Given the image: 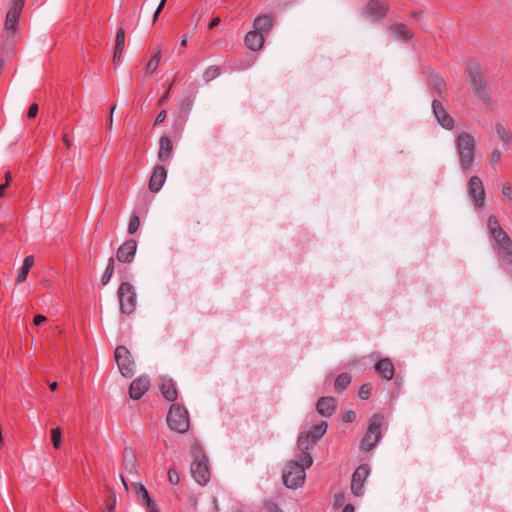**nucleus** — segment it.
Instances as JSON below:
<instances>
[{
    "mask_svg": "<svg viewBox=\"0 0 512 512\" xmlns=\"http://www.w3.org/2000/svg\"><path fill=\"white\" fill-rule=\"evenodd\" d=\"M456 148L461 168L469 169L475 159L476 141L474 137L470 133L462 132L456 139Z\"/></svg>",
    "mask_w": 512,
    "mask_h": 512,
    "instance_id": "obj_1",
    "label": "nucleus"
},
{
    "mask_svg": "<svg viewBox=\"0 0 512 512\" xmlns=\"http://www.w3.org/2000/svg\"><path fill=\"white\" fill-rule=\"evenodd\" d=\"M384 417L381 414H373L369 419L368 429L361 441L360 448L364 452L372 450L382 437L381 426Z\"/></svg>",
    "mask_w": 512,
    "mask_h": 512,
    "instance_id": "obj_2",
    "label": "nucleus"
},
{
    "mask_svg": "<svg viewBox=\"0 0 512 512\" xmlns=\"http://www.w3.org/2000/svg\"><path fill=\"white\" fill-rule=\"evenodd\" d=\"M167 424L173 431L178 433L187 432L190 427L187 409L183 405L172 404L167 415Z\"/></svg>",
    "mask_w": 512,
    "mask_h": 512,
    "instance_id": "obj_3",
    "label": "nucleus"
},
{
    "mask_svg": "<svg viewBox=\"0 0 512 512\" xmlns=\"http://www.w3.org/2000/svg\"><path fill=\"white\" fill-rule=\"evenodd\" d=\"M305 468L303 462L290 460L283 472V482L288 488H298L305 481Z\"/></svg>",
    "mask_w": 512,
    "mask_h": 512,
    "instance_id": "obj_4",
    "label": "nucleus"
},
{
    "mask_svg": "<svg viewBox=\"0 0 512 512\" xmlns=\"http://www.w3.org/2000/svg\"><path fill=\"white\" fill-rule=\"evenodd\" d=\"M469 83L473 91L482 99L485 103H490L491 99L487 92V84L482 77L481 67L476 62H469L467 66Z\"/></svg>",
    "mask_w": 512,
    "mask_h": 512,
    "instance_id": "obj_5",
    "label": "nucleus"
},
{
    "mask_svg": "<svg viewBox=\"0 0 512 512\" xmlns=\"http://www.w3.org/2000/svg\"><path fill=\"white\" fill-rule=\"evenodd\" d=\"M117 296L121 313L125 315L132 314L137 305V294L132 284L122 282L118 287Z\"/></svg>",
    "mask_w": 512,
    "mask_h": 512,
    "instance_id": "obj_6",
    "label": "nucleus"
},
{
    "mask_svg": "<svg viewBox=\"0 0 512 512\" xmlns=\"http://www.w3.org/2000/svg\"><path fill=\"white\" fill-rule=\"evenodd\" d=\"M494 239L493 248L497 251L499 258L506 266L512 265V240L504 230H499L492 235Z\"/></svg>",
    "mask_w": 512,
    "mask_h": 512,
    "instance_id": "obj_7",
    "label": "nucleus"
},
{
    "mask_svg": "<svg viewBox=\"0 0 512 512\" xmlns=\"http://www.w3.org/2000/svg\"><path fill=\"white\" fill-rule=\"evenodd\" d=\"M115 361L122 376L131 378L134 375L135 362L125 346H118L114 352Z\"/></svg>",
    "mask_w": 512,
    "mask_h": 512,
    "instance_id": "obj_8",
    "label": "nucleus"
},
{
    "mask_svg": "<svg viewBox=\"0 0 512 512\" xmlns=\"http://www.w3.org/2000/svg\"><path fill=\"white\" fill-rule=\"evenodd\" d=\"M24 4L23 0H11L9 10L6 14L5 19V30L7 33L11 34V36L14 35L16 32L18 25H19V19L23 10Z\"/></svg>",
    "mask_w": 512,
    "mask_h": 512,
    "instance_id": "obj_9",
    "label": "nucleus"
},
{
    "mask_svg": "<svg viewBox=\"0 0 512 512\" xmlns=\"http://www.w3.org/2000/svg\"><path fill=\"white\" fill-rule=\"evenodd\" d=\"M191 474L200 485H205L210 480L208 459L205 455L197 456L191 464Z\"/></svg>",
    "mask_w": 512,
    "mask_h": 512,
    "instance_id": "obj_10",
    "label": "nucleus"
},
{
    "mask_svg": "<svg viewBox=\"0 0 512 512\" xmlns=\"http://www.w3.org/2000/svg\"><path fill=\"white\" fill-rule=\"evenodd\" d=\"M317 444V441H312V437L307 432H302L297 440V447L300 451L299 460L310 467L313 464V458L310 450Z\"/></svg>",
    "mask_w": 512,
    "mask_h": 512,
    "instance_id": "obj_11",
    "label": "nucleus"
},
{
    "mask_svg": "<svg viewBox=\"0 0 512 512\" xmlns=\"http://www.w3.org/2000/svg\"><path fill=\"white\" fill-rule=\"evenodd\" d=\"M370 473V467L367 464H362L356 468L352 475L351 492L359 497L364 494V483Z\"/></svg>",
    "mask_w": 512,
    "mask_h": 512,
    "instance_id": "obj_12",
    "label": "nucleus"
},
{
    "mask_svg": "<svg viewBox=\"0 0 512 512\" xmlns=\"http://www.w3.org/2000/svg\"><path fill=\"white\" fill-rule=\"evenodd\" d=\"M468 193L476 207H483L485 202V189L480 177L472 176L468 183Z\"/></svg>",
    "mask_w": 512,
    "mask_h": 512,
    "instance_id": "obj_13",
    "label": "nucleus"
},
{
    "mask_svg": "<svg viewBox=\"0 0 512 512\" xmlns=\"http://www.w3.org/2000/svg\"><path fill=\"white\" fill-rule=\"evenodd\" d=\"M133 488L137 502L143 505L147 512H159L158 506L150 497V494L144 485L141 483H135L133 484Z\"/></svg>",
    "mask_w": 512,
    "mask_h": 512,
    "instance_id": "obj_14",
    "label": "nucleus"
},
{
    "mask_svg": "<svg viewBox=\"0 0 512 512\" xmlns=\"http://www.w3.org/2000/svg\"><path fill=\"white\" fill-rule=\"evenodd\" d=\"M432 110L437 122L445 129L452 130L454 128V120L446 111L443 104L434 99L432 102Z\"/></svg>",
    "mask_w": 512,
    "mask_h": 512,
    "instance_id": "obj_15",
    "label": "nucleus"
},
{
    "mask_svg": "<svg viewBox=\"0 0 512 512\" xmlns=\"http://www.w3.org/2000/svg\"><path fill=\"white\" fill-rule=\"evenodd\" d=\"M137 250V242L134 239L126 240L117 250L116 257L119 262L131 263Z\"/></svg>",
    "mask_w": 512,
    "mask_h": 512,
    "instance_id": "obj_16",
    "label": "nucleus"
},
{
    "mask_svg": "<svg viewBox=\"0 0 512 512\" xmlns=\"http://www.w3.org/2000/svg\"><path fill=\"white\" fill-rule=\"evenodd\" d=\"M388 6L380 0H370L365 8L364 14L374 20H380L386 16Z\"/></svg>",
    "mask_w": 512,
    "mask_h": 512,
    "instance_id": "obj_17",
    "label": "nucleus"
},
{
    "mask_svg": "<svg viewBox=\"0 0 512 512\" xmlns=\"http://www.w3.org/2000/svg\"><path fill=\"white\" fill-rule=\"evenodd\" d=\"M167 178V171L161 165H156L149 179L148 188L151 192L157 193L162 188Z\"/></svg>",
    "mask_w": 512,
    "mask_h": 512,
    "instance_id": "obj_18",
    "label": "nucleus"
},
{
    "mask_svg": "<svg viewBox=\"0 0 512 512\" xmlns=\"http://www.w3.org/2000/svg\"><path fill=\"white\" fill-rule=\"evenodd\" d=\"M150 380L146 376H140L132 381L129 387V395L132 399H140L149 389Z\"/></svg>",
    "mask_w": 512,
    "mask_h": 512,
    "instance_id": "obj_19",
    "label": "nucleus"
},
{
    "mask_svg": "<svg viewBox=\"0 0 512 512\" xmlns=\"http://www.w3.org/2000/svg\"><path fill=\"white\" fill-rule=\"evenodd\" d=\"M336 407V399L331 396L320 397L316 403V410L323 417L332 416L336 411Z\"/></svg>",
    "mask_w": 512,
    "mask_h": 512,
    "instance_id": "obj_20",
    "label": "nucleus"
},
{
    "mask_svg": "<svg viewBox=\"0 0 512 512\" xmlns=\"http://www.w3.org/2000/svg\"><path fill=\"white\" fill-rule=\"evenodd\" d=\"M159 388L161 394L167 401L173 402L177 399L178 392L176 389V384L171 378H162Z\"/></svg>",
    "mask_w": 512,
    "mask_h": 512,
    "instance_id": "obj_21",
    "label": "nucleus"
},
{
    "mask_svg": "<svg viewBox=\"0 0 512 512\" xmlns=\"http://www.w3.org/2000/svg\"><path fill=\"white\" fill-rule=\"evenodd\" d=\"M173 153V143L168 136H161L159 139L158 160L160 162H167L171 159Z\"/></svg>",
    "mask_w": 512,
    "mask_h": 512,
    "instance_id": "obj_22",
    "label": "nucleus"
},
{
    "mask_svg": "<svg viewBox=\"0 0 512 512\" xmlns=\"http://www.w3.org/2000/svg\"><path fill=\"white\" fill-rule=\"evenodd\" d=\"M376 372L386 380L393 378L395 368L393 362L389 358H383L375 364Z\"/></svg>",
    "mask_w": 512,
    "mask_h": 512,
    "instance_id": "obj_23",
    "label": "nucleus"
},
{
    "mask_svg": "<svg viewBox=\"0 0 512 512\" xmlns=\"http://www.w3.org/2000/svg\"><path fill=\"white\" fill-rule=\"evenodd\" d=\"M265 35L255 30L250 31L245 36V45L252 51H259L264 44Z\"/></svg>",
    "mask_w": 512,
    "mask_h": 512,
    "instance_id": "obj_24",
    "label": "nucleus"
},
{
    "mask_svg": "<svg viewBox=\"0 0 512 512\" xmlns=\"http://www.w3.org/2000/svg\"><path fill=\"white\" fill-rule=\"evenodd\" d=\"M254 30L264 35L273 27V18L269 15H260L253 22Z\"/></svg>",
    "mask_w": 512,
    "mask_h": 512,
    "instance_id": "obj_25",
    "label": "nucleus"
},
{
    "mask_svg": "<svg viewBox=\"0 0 512 512\" xmlns=\"http://www.w3.org/2000/svg\"><path fill=\"white\" fill-rule=\"evenodd\" d=\"M390 31L397 37V39L404 42L410 41L414 36L413 32L403 23L391 25Z\"/></svg>",
    "mask_w": 512,
    "mask_h": 512,
    "instance_id": "obj_26",
    "label": "nucleus"
},
{
    "mask_svg": "<svg viewBox=\"0 0 512 512\" xmlns=\"http://www.w3.org/2000/svg\"><path fill=\"white\" fill-rule=\"evenodd\" d=\"M428 85L431 89L437 91L440 98H444V91L446 89V83L444 79L438 74H432L429 77Z\"/></svg>",
    "mask_w": 512,
    "mask_h": 512,
    "instance_id": "obj_27",
    "label": "nucleus"
},
{
    "mask_svg": "<svg viewBox=\"0 0 512 512\" xmlns=\"http://www.w3.org/2000/svg\"><path fill=\"white\" fill-rule=\"evenodd\" d=\"M33 264H34L33 256L30 255V256L25 257V259L23 261V265H22L21 269L19 270V273L16 277L17 283H22L27 279L28 273H29L31 267L33 266Z\"/></svg>",
    "mask_w": 512,
    "mask_h": 512,
    "instance_id": "obj_28",
    "label": "nucleus"
},
{
    "mask_svg": "<svg viewBox=\"0 0 512 512\" xmlns=\"http://www.w3.org/2000/svg\"><path fill=\"white\" fill-rule=\"evenodd\" d=\"M328 424L326 421H321L319 424L314 425L307 433L312 437V441H319L326 433Z\"/></svg>",
    "mask_w": 512,
    "mask_h": 512,
    "instance_id": "obj_29",
    "label": "nucleus"
},
{
    "mask_svg": "<svg viewBox=\"0 0 512 512\" xmlns=\"http://www.w3.org/2000/svg\"><path fill=\"white\" fill-rule=\"evenodd\" d=\"M351 383V376L348 373L339 374L334 382V390L337 393H342L347 389L349 384Z\"/></svg>",
    "mask_w": 512,
    "mask_h": 512,
    "instance_id": "obj_30",
    "label": "nucleus"
},
{
    "mask_svg": "<svg viewBox=\"0 0 512 512\" xmlns=\"http://www.w3.org/2000/svg\"><path fill=\"white\" fill-rule=\"evenodd\" d=\"M135 461L136 457L131 449H125L123 453V466L129 472H132L135 469Z\"/></svg>",
    "mask_w": 512,
    "mask_h": 512,
    "instance_id": "obj_31",
    "label": "nucleus"
},
{
    "mask_svg": "<svg viewBox=\"0 0 512 512\" xmlns=\"http://www.w3.org/2000/svg\"><path fill=\"white\" fill-rule=\"evenodd\" d=\"M495 129L497 135L503 141V143L510 147L512 144V136L510 131L500 123L496 124Z\"/></svg>",
    "mask_w": 512,
    "mask_h": 512,
    "instance_id": "obj_32",
    "label": "nucleus"
},
{
    "mask_svg": "<svg viewBox=\"0 0 512 512\" xmlns=\"http://www.w3.org/2000/svg\"><path fill=\"white\" fill-rule=\"evenodd\" d=\"M160 60H161V50L159 48H157V49H155L153 56L151 57V59L148 61L147 65H146V72L148 74L154 73L159 66Z\"/></svg>",
    "mask_w": 512,
    "mask_h": 512,
    "instance_id": "obj_33",
    "label": "nucleus"
},
{
    "mask_svg": "<svg viewBox=\"0 0 512 512\" xmlns=\"http://www.w3.org/2000/svg\"><path fill=\"white\" fill-rule=\"evenodd\" d=\"M220 67L217 65L209 66L203 73V79L205 82H210L220 75Z\"/></svg>",
    "mask_w": 512,
    "mask_h": 512,
    "instance_id": "obj_34",
    "label": "nucleus"
},
{
    "mask_svg": "<svg viewBox=\"0 0 512 512\" xmlns=\"http://www.w3.org/2000/svg\"><path fill=\"white\" fill-rule=\"evenodd\" d=\"M125 45V30L120 27L117 30L116 38H115V47L116 53L119 54V52H123Z\"/></svg>",
    "mask_w": 512,
    "mask_h": 512,
    "instance_id": "obj_35",
    "label": "nucleus"
},
{
    "mask_svg": "<svg viewBox=\"0 0 512 512\" xmlns=\"http://www.w3.org/2000/svg\"><path fill=\"white\" fill-rule=\"evenodd\" d=\"M113 273H114V259L111 257L109 259L108 265H107V267H106V269H105V271H104V273H103V275L101 277L102 285H106L110 281Z\"/></svg>",
    "mask_w": 512,
    "mask_h": 512,
    "instance_id": "obj_36",
    "label": "nucleus"
},
{
    "mask_svg": "<svg viewBox=\"0 0 512 512\" xmlns=\"http://www.w3.org/2000/svg\"><path fill=\"white\" fill-rule=\"evenodd\" d=\"M61 438H62L61 429L59 427H56V428L52 429V431H51V441H52L53 447L55 449H60L61 448V445H62Z\"/></svg>",
    "mask_w": 512,
    "mask_h": 512,
    "instance_id": "obj_37",
    "label": "nucleus"
},
{
    "mask_svg": "<svg viewBox=\"0 0 512 512\" xmlns=\"http://www.w3.org/2000/svg\"><path fill=\"white\" fill-rule=\"evenodd\" d=\"M140 226V219L137 214H133L130 218L129 224H128V233L129 234H135Z\"/></svg>",
    "mask_w": 512,
    "mask_h": 512,
    "instance_id": "obj_38",
    "label": "nucleus"
},
{
    "mask_svg": "<svg viewBox=\"0 0 512 512\" xmlns=\"http://www.w3.org/2000/svg\"><path fill=\"white\" fill-rule=\"evenodd\" d=\"M488 229L492 235L496 234L499 230H503L498 219L493 215L488 218Z\"/></svg>",
    "mask_w": 512,
    "mask_h": 512,
    "instance_id": "obj_39",
    "label": "nucleus"
},
{
    "mask_svg": "<svg viewBox=\"0 0 512 512\" xmlns=\"http://www.w3.org/2000/svg\"><path fill=\"white\" fill-rule=\"evenodd\" d=\"M371 393H372V385H371V383H365V384H363L360 387L359 392H358V396L362 400H367L371 396Z\"/></svg>",
    "mask_w": 512,
    "mask_h": 512,
    "instance_id": "obj_40",
    "label": "nucleus"
},
{
    "mask_svg": "<svg viewBox=\"0 0 512 512\" xmlns=\"http://www.w3.org/2000/svg\"><path fill=\"white\" fill-rule=\"evenodd\" d=\"M115 505H116V496L112 491H110L106 497L107 512H114Z\"/></svg>",
    "mask_w": 512,
    "mask_h": 512,
    "instance_id": "obj_41",
    "label": "nucleus"
},
{
    "mask_svg": "<svg viewBox=\"0 0 512 512\" xmlns=\"http://www.w3.org/2000/svg\"><path fill=\"white\" fill-rule=\"evenodd\" d=\"M345 501H346V497H345L344 492H339L334 495L333 505L335 508H341L346 505Z\"/></svg>",
    "mask_w": 512,
    "mask_h": 512,
    "instance_id": "obj_42",
    "label": "nucleus"
},
{
    "mask_svg": "<svg viewBox=\"0 0 512 512\" xmlns=\"http://www.w3.org/2000/svg\"><path fill=\"white\" fill-rule=\"evenodd\" d=\"M168 479L171 484H173V485L178 484L180 481L178 472L175 469H172V468L169 469L168 470Z\"/></svg>",
    "mask_w": 512,
    "mask_h": 512,
    "instance_id": "obj_43",
    "label": "nucleus"
},
{
    "mask_svg": "<svg viewBox=\"0 0 512 512\" xmlns=\"http://www.w3.org/2000/svg\"><path fill=\"white\" fill-rule=\"evenodd\" d=\"M193 105V99L191 97H186L182 100L180 110L182 112L189 111Z\"/></svg>",
    "mask_w": 512,
    "mask_h": 512,
    "instance_id": "obj_44",
    "label": "nucleus"
},
{
    "mask_svg": "<svg viewBox=\"0 0 512 512\" xmlns=\"http://www.w3.org/2000/svg\"><path fill=\"white\" fill-rule=\"evenodd\" d=\"M356 419V413L352 410H349V411H346L343 415H342V420L343 422L345 423H351L353 422L354 420Z\"/></svg>",
    "mask_w": 512,
    "mask_h": 512,
    "instance_id": "obj_45",
    "label": "nucleus"
},
{
    "mask_svg": "<svg viewBox=\"0 0 512 512\" xmlns=\"http://www.w3.org/2000/svg\"><path fill=\"white\" fill-rule=\"evenodd\" d=\"M38 110H39V107L36 103L32 104L29 109H28V112H27V117L29 119H33L37 116V113H38Z\"/></svg>",
    "mask_w": 512,
    "mask_h": 512,
    "instance_id": "obj_46",
    "label": "nucleus"
},
{
    "mask_svg": "<svg viewBox=\"0 0 512 512\" xmlns=\"http://www.w3.org/2000/svg\"><path fill=\"white\" fill-rule=\"evenodd\" d=\"M167 0H161L155 13H154V16H153V22H155L158 17H159V14L162 12V10L164 9L165 7V4H166Z\"/></svg>",
    "mask_w": 512,
    "mask_h": 512,
    "instance_id": "obj_47",
    "label": "nucleus"
},
{
    "mask_svg": "<svg viewBox=\"0 0 512 512\" xmlns=\"http://www.w3.org/2000/svg\"><path fill=\"white\" fill-rule=\"evenodd\" d=\"M166 119V110H162L155 118L154 125L161 124Z\"/></svg>",
    "mask_w": 512,
    "mask_h": 512,
    "instance_id": "obj_48",
    "label": "nucleus"
},
{
    "mask_svg": "<svg viewBox=\"0 0 512 512\" xmlns=\"http://www.w3.org/2000/svg\"><path fill=\"white\" fill-rule=\"evenodd\" d=\"M501 155L502 154L499 150L493 151V153L491 154V163L497 164L499 162V160L501 159Z\"/></svg>",
    "mask_w": 512,
    "mask_h": 512,
    "instance_id": "obj_49",
    "label": "nucleus"
},
{
    "mask_svg": "<svg viewBox=\"0 0 512 512\" xmlns=\"http://www.w3.org/2000/svg\"><path fill=\"white\" fill-rule=\"evenodd\" d=\"M502 193L504 196L512 199V187L508 184L503 185L502 187Z\"/></svg>",
    "mask_w": 512,
    "mask_h": 512,
    "instance_id": "obj_50",
    "label": "nucleus"
},
{
    "mask_svg": "<svg viewBox=\"0 0 512 512\" xmlns=\"http://www.w3.org/2000/svg\"><path fill=\"white\" fill-rule=\"evenodd\" d=\"M47 318L44 315H36L33 319V322L36 326L41 325L42 323L46 322Z\"/></svg>",
    "mask_w": 512,
    "mask_h": 512,
    "instance_id": "obj_51",
    "label": "nucleus"
},
{
    "mask_svg": "<svg viewBox=\"0 0 512 512\" xmlns=\"http://www.w3.org/2000/svg\"><path fill=\"white\" fill-rule=\"evenodd\" d=\"M116 108V105H112L111 109H110V114L108 116V120H107V125H108V129L110 130L112 128V125H113V112Z\"/></svg>",
    "mask_w": 512,
    "mask_h": 512,
    "instance_id": "obj_52",
    "label": "nucleus"
},
{
    "mask_svg": "<svg viewBox=\"0 0 512 512\" xmlns=\"http://www.w3.org/2000/svg\"><path fill=\"white\" fill-rule=\"evenodd\" d=\"M62 140H63V142H64V144H65L66 148H67V149H70V148H71V146H72V141H71V139L69 138V135H68L66 132H64V133L62 134Z\"/></svg>",
    "mask_w": 512,
    "mask_h": 512,
    "instance_id": "obj_53",
    "label": "nucleus"
},
{
    "mask_svg": "<svg viewBox=\"0 0 512 512\" xmlns=\"http://www.w3.org/2000/svg\"><path fill=\"white\" fill-rule=\"evenodd\" d=\"M266 508H267V511L268 512H282L279 508V506L275 503H268L266 505Z\"/></svg>",
    "mask_w": 512,
    "mask_h": 512,
    "instance_id": "obj_54",
    "label": "nucleus"
},
{
    "mask_svg": "<svg viewBox=\"0 0 512 512\" xmlns=\"http://www.w3.org/2000/svg\"><path fill=\"white\" fill-rule=\"evenodd\" d=\"M171 86H172V84L169 85L168 90L161 96V98L158 101V105H161L163 102H165L167 100Z\"/></svg>",
    "mask_w": 512,
    "mask_h": 512,
    "instance_id": "obj_55",
    "label": "nucleus"
},
{
    "mask_svg": "<svg viewBox=\"0 0 512 512\" xmlns=\"http://www.w3.org/2000/svg\"><path fill=\"white\" fill-rule=\"evenodd\" d=\"M219 23H220V18L215 17L210 21L208 28L211 30V29L215 28Z\"/></svg>",
    "mask_w": 512,
    "mask_h": 512,
    "instance_id": "obj_56",
    "label": "nucleus"
},
{
    "mask_svg": "<svg viewBox=\"0 0 512 512\" xmlns=\"http://www.w3.org/2000/svg\"><path fill=\"white\" fill-rule=\"evenodd\" d=\"M121 58H122V52H119V54H117L116 50L114 49L113 62L118 63V62H120Z\"/></svg>",
    "mask_w": 512,
    "mask_h": 512,
    "instance_id": "obj_57",
    "label": "nucleus"
},
{
    "mask_svg": "<svg viewBox=\"0 0 512 512\" xmlns=\"http://www.w3.org/2000/svg\"><path fill=\"white\" fill-rule=\"evenodd\" d=\"M9 186V183L5 182L0 185V197L4 196L5 189Z\"/></svg>",
    "mask_w": 512,
    "mask_h": 512,
    "instance_id": "obj_58",
    "label": "nucleus"
},
{
    "mask_svg": "<svg viewBox=\"0 0 512 512\" xmlns=\"http://www.w3.org/2000/svg\"><path fill=\"white\" fill-rule=\"evenodd\" d=\"M342 512H354V506L352 504H346Z\"/></svg>",
    "mask_w": 512,
    "mask_h": 512,
    "instance_id": "obj_59",
    "label": "nucleus"
},
{
    "mask_svg": "<svg viewBox=\"0 0 512 512\" xmlns=\"http://www.w3.org/2000/svg\"><path fill=\"white\" fill-rule=\"evenodd\" d=\"M12 180V173L10 171H7L5 173V182L10 184V181Z\"/></svg>",
    "mask_w": 512,
    "mask_h": 512,
    "instance_id": "obj_60",
    "label": "nucleus"
},
{
    "mask_svg": "<svg viewBox=\"0 0 512 512\" xmlns=\"http://www.w3.org/2000/svg\"><path fill=\"white\" fill-rule=\"evenodd\" d=\"M187 42H188V37H187V35H184L182 40H181L180 46L183 47V48L186 47L187 46Z\"/></svg>",
    "mask_w": 512,
    "mask_h": 512,
    "instance_id": "obj_61",
    "label": "nucleus"
},
{
    "mask_svg": "<svg viewBox=\"0 0 512 512\" xmlns=\"http://www.w3.org/2000/svg\"><path fill=\"white\" fill-rule=\"evenodd\" d=\"M57 387H58L57 382H51V383L49 384V388H50L52 391H55V390L57 389Z\"/></svg>",
    "mask_w": 512,
    "mask_h": 512,
    "instance_id": "obj_62",
    "label": "nucleus"
},
{
    "mask_svg": "<svg viewBox=\"0 0 512 512\" xmlns=\"http://www.w3.org/2000/svg\"><path fill=\"white\" fill-rule=\"evenodd\" d=\"M419 17V13L418 12H414L411 14V18L413 19H417Z\"/></svg>",
    "mask_w": 512,
    "mask_h": 512,
    "instance_id": "obj_63",
    "label": "nucleus"
},
{
    "mask_svg": "<svg viewBox=\"0 0 512 512\" xmlns=\"http://www.w3.org/2000/svg\"><path fill=\"white\" fill-rule=\"evenodd\" d=\"M121 479H122L123 484H124V485H125V487L127 488V484H126V482H125V480H124V476H123V475H121Z\"/></svg>",
    "mask_w": 512,
    "mask_h": 512,
    "instance_id": "obj_64",
    "label": "nucleus"
}]
</instances>
